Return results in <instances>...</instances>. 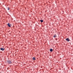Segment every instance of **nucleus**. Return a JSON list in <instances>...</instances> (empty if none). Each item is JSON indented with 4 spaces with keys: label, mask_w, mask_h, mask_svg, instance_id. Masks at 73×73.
<instances>
[{
    "label": "nucleus",
    "mask_w": 73,
    "mask_h": 73,
    "mask_svg": "<svg viewBox=\"0 0 73 73\" xmlns=\"http://www.w3.org/2000/svg\"><path fill=\"white\" fill-rule=\"evenodd\" d=\"M0 49L1 50H2V51H3V50H4V49H5V48H1Z\"/></svg>",
    "instance_id": "3"
},
{
    "label": "nucleus",
    "mask_w": 73,
    "mask_h": 73,
    "mask_svg": "<svg viewBox=\"0 0 73 73\" xmlns=\"http://www.w3.org/2000/svg\"><path fill=\"white\" fill-rule=\"evenodd\" d=\"M7 63L8 65H9V64H13V62L11 61V60H7Z\"/></svg>",
    "instance_id": "1"
},
{
    "label": "nucleus",
    "mask_w": 73,
    "mask_h": 73,
    "mask_svg": "<svg viewBox=\"0 0 73 73\" xmlns=\"http://www.w3.org/2000/svg\"><path fill=\"white\" fill-rule=\"evenodd\" d=\"M40 21L41 23H42V22H43V20H40Z\"/></svg>",
    "instance_id": "7"
},
{
    "label": "nucleus",
    "mask_w": 73,
    "mask_h": 73,
    "mask_svg": "<svg viewBox=\"0 0 73 73\" xmlns=\"http://www.w3.org/2000/svg\"><path fill=\"white\" fill-rule=\"evenodd\" d=\"M66 40L67 41L69 42L70 41V39H69V38H67L66 39Z\"/></svg>",
    "instance_id": "2"
},
{
    "label": "nucleus",
    "mask_w": 73,
    "mask_h": 73,
    "mask_svg": "<svg viewBox=\"0 0 73 73\" xmlns=\"http://www.w3.org/2000/svg\"><path fill=\"white\" fill-rule=\"evenodd\" d=\"M7 25L9 27H11V25H10V24L9 23H8L7 24Z\"/></svg>",
    "instance_id": "4"
},
{
    "label": "nucleus",
    "mask_w": 73,
    "mask_h": 73,
    "mask_svg": "<svg viewBox=\"0 0 73 73\" xmlns=\"http://www.w3.org/2000/svg\"><path fill=\"white\" fill-rule=\"evenodd\" d=\"M56 34H55V35H54V38H56Z\"/></svg>",
    "instance_id": "8"
},
{
    "label": "nucleus",
    "mask_w": 73,
    "mask_h": 73,
    "mask_svg": "<svg viewBox=\"0 0 73 73\" xmlns=\"http://www.w3.org/2000/svg\"><path fill=\"white\" fill-rule=\"evenodd\" d=\"M7 9L8 10H9V7H7Z\"/></svg>",
    "instance_id": "9"
},
{
    "label": "nucleus",
    "mask_w": 73,
    "mask_h": 73,
    "mask_svg": "<svg viewBox=\"0 0 73 73\" xmlns=\"http://www.w3.org/2000/svg\"><path fill=\"white\" fill-rule=\"evenodd\" d=\"M33 60H36V58H35V57H33Z\"/></svg>",
    "instance_id": "5"
},
{
    "label": "nucleus",
    "mask_w": 73,
    "mask_h": 73,
    "mask_svg": "<svg viewBox=\"0 0 73 73\" xmlns=\"http://www.w3.org/2000/svg\"><path fill=\"white\" fill-rule=\"evenodd\" d=\"M50 52H52V51H53V49H50Z\"/></svg>",
    "instance_id": "6"
}]
</instances>
